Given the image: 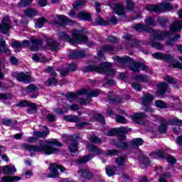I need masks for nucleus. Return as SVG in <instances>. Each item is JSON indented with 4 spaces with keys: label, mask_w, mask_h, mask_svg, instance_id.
<instances>
[{
    "label": "nucleus",
    "mask_w": 182,
    "mask_h": 182,
    "mask_svg": "<svg viewBox=\"0 0 182 182\" xmlns=\"http://www.w3.org/2000/svg\"><path fill=\"white\" fill-rule=\"evenodd\" d=\"M33 60L34 62H41V63H45L46 62H48V59H46V57H45L43 54L39 53H35L32 56Z\"/></svg>",
    "instance_id": "27"
},
{
    "label": "nucleus",
    "mask_w": 182,
    "mask_h": 182,
    "mask_svg": "<svg viewBox=\"0 0 182 182\" xmlns=\"http://www.w3.org/2000/svg\"><path fill=\"white\" fill-rule=\"evenodd\" d=\"M0 47L2 49V52L7 53V55H11V50L6 46V42L2 37H0Z\"/></svg>",
    "instance_id": "31"
},
{
    "label": "nucleus",
    "mask_w": 182,
    "mask_h": 182,
    "mask_svg": "<svg viewBox=\"0 0 182 182\" xmlns=\"http://www.w3.org/2000/svg\"><path fill=\"white\" fill-rule=\"evenodd\" d=\"M31 42L32 45L30 46V50H31L32 52H36L39 50L41 46L43 45V41H42L41 39L32 38L31 40Z\"/></svg>",
    "instance_id": "21"
},
{
    "label": "nucleus",
    "mask_w": 182,
    "mask_h": 182,
    "mask_svg": "<svg viewBox=\"0 0 182 182\" xmlns=\"http://www.w3.org/2000/svg\"><path fill=\"white\" fill-rule=\"evenodd\" d=\"M116 122L118 123H122V124H127V123H129L127 119H126V118L122 115H117L116 117Z\"/></svg>",
    "instance_id": "49"
},
{
    "label": "nucleus",
    "mask_w": 182,
    "mask_h": 182,
    "mask_svg": "<svg viewBox=\"0 0 182 182\" xmlns=\"http://www.w3.org/2000/svg\"><path fill=\"white\" fill-rule=\"evenodd\" d=\"M111 8L113 9L114 14L120 16V18H126V9H124L123 4H111Z\"/></svg>",
    "instance_id": "11"
},
{
    "label": "nucleus",
    "mask_w": 182,
    "mask_h": 182,
    "mask_svg": "<svg viewBox=\"0 0 182 182\" xmlns=\"http://www.w3.org/2000/svg\"><path fill=\"white\" fill-rule=\"evenodd\" d=\"M57 18L58 20V23L61 26H65L66 23H69V22H70V19H69L65 15H58Z\"/></svg>",
    "instance_id": "30"
},
{
    "label": "nucleus",
    "mask_w": 182,
    "mask_h": 182,
    "mask_svg": "<svg viewBox=\"0 0 182 182\" xmlns=\"http://www.w3.org/2000/svg\"><path fill=\"white\" fill-rule=\"evenodd\" d=\"M152 48H154L155 49H157L158 50H163L164 49V46H163L160 43L157 42H153L151 43Z\"/></svg>",
    "instance_id": "53"
},
{
    "label": "nucleus",
    "mask_w": 182,
    "mask_h": 182,
    "mask_svg": "<svg viewBox=\"0 0 182 182\" xmlns=\"http://www.w3.org/2000/svg\"><path fill=\"white\" fill-rule=\"evenodd\" d=\"M32 1L33 0H21L18 3V6L20 8H25L26 6H29L32 4Z\"/></svg>",
    "instance_id": "46"
},
{
    "label": "nucleus",
    "mask_w": 182,
    "mask_h": 182,
    "mask_svg": "<svg viewBox=\"0 0 182 182\" xmlns=\"http://www.w3.org/2000/svg\"><path fill=\"white\" fill-rule=\"evenodd\" d=\"M57 35L60 41H63L64 42H69L73 46H76V45L81 43H86L89 48L93 46V42H89L87 36L83 34V30H73L71 31V35L73 38L66 33L63 31H59Z\"/></svg>",
    "instance_id": "1"
},
{
    "label": "nucleus",
    "mask_w": 182,
    "mask_h": 182,
    "mask_svg": "<svg viewBox=\"0 0 182 182\" xmlns=\"http://www.w3.org/2000/svg\"><path fill=\"white\" fill-rule=\"evenodd\" d=\"M69 15L71 18H78L82 21H90L92 19V15L88 11H80L78 15H76L74 11H71Z\"/></svg>",
    "instance_id": "14"
},
{
    "label": "nucleus",
    "mask_w": 182,
    "mask_h": 182,
    "mask_svg": "<svg viewBox=\"0 0 182 182\" xmlns=\"http://www.w3.org/2000/svg\"><path fill=\"white\" fill-rule=\"evenodd\" d=\"M144 22L146 25H149V26H156L157 25V22L154 19V16H148L145 18Z\"/></svg>",
    "instance_id": "35"
},
{
    "label": "nucleus",
    "mask_w": 182,
    "mask_h": 182,
    "mask_svg": "<svg viewBox=\"0 0 182 182\" xmlns=\"http://www.w3.org/2000/svg\"><path fill=\"white\" fill-rule=\"evenodd\" d=\"M114 60L119 65H122V68L127 69V68H129L130 70L132 72H140V69L146 73H150L151 70L149 68V66L141 63L134 61V60L132 59L130 57H114Z\"/></svg>",
    "instance_id": "2"
},
{
    "label": "nucleus",
    "mask_w": 182,
    "mask_h": 182,
    "mask_svg": "<svg viewBox=\"0 0 182 182\" xmlns=\"http://www.w3.org/2000/svg\"><path fill=\"white\" fill-rule=\"evenodd\" d=\"M170 177H171V173H164L160 176L159 182H167V181H166V178H170Z\"/></svg>",
    "instance_id": "55"
},
{
    "label": "nucleus",
    "mask_w": 182,
    "mask_h": 182,
    "mask_svg": "<svg viewBox=\"0 0 182 182\" xmlns=\"http://www.w3.org/2000/svg\"><path fill=\"white\" fill-rule=\"evenodd\" d=\"M87 149L92 151V153H95L97 156L102 154V150L96 147L95 145L90 144L87 146Z\"/></svg>",
    "instance_id": "34"
},
{
    "label": "nucleus",
    "mask_w": 182,
    "mask_h": 182,
    "mask_svg": "<svg viewBox=\"0 0 182 182\" xmlns=\"http://www.w3.org/2000/svg\"><path fill=\"white\" fill-rule=\"evenodd\" d=\"M119 154V151L116 149L108 150L106 152V156H117Z\"/></svg>",
    "instance_id": "61"
},
{
    "label": "nucleus",
    "mask_w": 182,
    "mask_h": 182,
    "mask_svg": "<svg viewBox=\"0 0 182 182\" xmlns=\"http://www.w3.org/2000/svg\"><path fill=\"white\" fill-rule=\"evenodd\" d=\"M24 14L28 18H35V16H36V11L33 9H28L26 10Z\"/></svg>",
    "instance_id": "42"
},
{
    "label": "nucleus",
    "mask_w": 182,
    "mask_h": 182,
    "mask_svg": "<svg viewBox=\"0 0 182 182\" xmlns=\"http://www.w3.org/2000/svg\"><path fill=\"white\" fill-rule=\"evenodd\" d=\"M38 90V87L35 85H30L26 88V91L28 92V93H33V92H36Z\"/></svg>",
    "instance_id": "57"
},
{
    "label": "nucleus",
    "mask_w": 182,
    "mask_h": 182,
    "mask_svg": "<svg viewBox=\"0 0 182 182\" xmlns=\"http://www.w3.org/2000/svg\"><path fill=\"white\" fill-rule=\"evenodd\" d=\"M64 120H65V122H70L71 123H77L80 119L77 116L67 115L64 117Z\"/></svg>",
    "instance_id": "37"
},
{
    "label": "nucleus",
    "mask_w": 182,
    "mask_h": 182,
    "mask_svg": "<svg viewBox=\"0 0 182 182\" xmlns=\"http://www.w3.org/2000/svg\"><path fill=\"white\" fill-rule=\"evenodd\" d=\"M143 143H144L143 139L140 138H136L132 141V147L135 149L136 151L139 153L138 160L142 168H144V167H147L150 166V160H149V158L144 156V154H143V152H141V151L139 149V146H141Z\"/></svg>",
    "instance_id": "7"
},
{
    "label": "nucleus",
    "mask_w": 182,
    "mask_h": 182,
    "mask_svg": "<svg viewBox=\"0 0 182 182\" xmlns=\"http://www.w3.org/2000/svg\"><path fill=\"white\" fill-rule=\"evenodd\" d=\"M47 144H53L58 147H62V143H60L58 139H52L47 141Z\"/></svg>",
    "instance_id": "56"
},
{
    "label": "nucleus",
    "mask_w": 182,
    "mask_h": 182,
    "mask_svg": "<svg viewBox=\"0 0 182 182\" xmlns=\"http://www.w3.org/2000/svg\"><path fill=\"white\" fill-rule=\"evenodd\" d=\"M86 2V0H78L73 4V6L74 9H79V8H81L83 6V5H85Z\"/></svg>",
    "instance_id": "45"
},
{
    "label": "nucleus",
    "mask_w": 182,
    "mask_h": 182,
    "mask_svg": "<svg viewBox=\"0 0 182 182\" xmlns=\"http://www.w3.org/2000/svg\"><path fill=\"white\" fill-rule=\"evenodd\" d=\"M95 23H97V25H102L106 26V25H109V21L99 17L97 20H95Z\"/></svg>",
    "instance_id": "51"
},
{
    "label": "nucleus",
    "mask_w": 182,
    "mask_h": 182,
    "mask_svg": "<svg viewBox=\"0 0 182 182\" xmlns=\"http://www.w3.org/2000/svg\"><path fill=\"white\" fill-rule=\"evenodd\" d=\"M168 87V85L164 82H160L159 84H158V90H157L158 96H159L160 97H161L162 96H164Z\"/></svg>",
    "instance_id": "25"
},
{
    "label": "nucleus",
    "mask_w": 182,
    "mask_h": 182,
    "mask_svg": "<svg viewBox=\"0 0 182 182\" xmlns=\"http://www.w3.org/2000/svg\"><path fill=\"white\" fill-rule=\"evenodd\" d=\"M151 102H153V95H151L148 94L142 98V105L145 107V112H153V109L150 107Z\"/></svg>",
    "instance_id": "15"
},
{
    "label": "nucleus",
    "mask_w": 182,
    "mask_h": 182,
    "mask_svg": "<svg viewBox=\"0 0 182 182\" xmlns=\"http://www.w3.org/2000/svg\"><path fill=\"white\" fill-rule=\"evenodd\" d=\"M45 71L48 73H50V75L53 76V77H55V76H56V73L53 71V68L52 67H48L45 69Z\"/></svg>",
    "instance_id": "64"
},
{
    "label": "nucleus",
    "mask_w": 182,
    "mask_h": 182,
    "mask_svg": "<svg viewBox=\"0 0 182 182\" xmlns=\"http://www.w3.org/2000/svg\"><path fill=\"white\" fill-rule=\"evenodd\" d=\"M152 117H156V120H159L161 124L159 126V132L162 134H164L166 132H167V122L164 119V118L161 117V116L156 115L154 114H151Z\"/></svg>",
    "instance_id": "16"
},
{
    "label": "nucleus",
    "mask_w": 182,
    "mask_h": 182,
    "mask_svg": "<svg viewBox=\"0 0 182 182\" xmlns=\"http://www.w3.org/2000/svg\"><path fill=\"white\" fill-rule=\"evenodd\" d=\"M16 79L18 82H23L24 83H29L31 82V73H20L16 75Z\"/></svg>",
    "instance_id": "19"
},
{
    "label": "nucleus",
    "mask_w": 182,
    "mask_h": 182,
    "mask_svg": "<svg viewBox=\"0 0 182 182\" xmlns=\"http://www.w3.org/2000/svg\"><path fill=\"white\" fill-rule=\"evenodd\" d=\"M130 118L132 119V122H134V123L141 124L143 123V120L146 119V114L144 112H138L134 115L130 116Z\"/></svg>",
    "instance_id": "20"
},
{
    "label": "nucleus",
    "mask_w": 182,
    "mask_h": 182,
    "mask_svg": "<svg viewBox=\"0 0 182 182\" xmlns=\"http://www.w3.org/2000/svg\"><path fill=\"white\" fill-rule=\"evenodd\" d=\"M93 117L94 119H92V122L97 120L101 124H105L106 123V121H105V117H103V116H102L100 114H95Z\"/></svg>",
    "instance_id": "41"
},
{
    "label": "nucleus",
    "mask_w": 182,
    "mask_h": 182,
    "mask_svg": "<svg viewBox=\"0 0 182 182\" xmlns=\"http://www.w3.org/2000/svg\"><path fill=\"white\" fill-rule=\"evenodd\" d=\"M47 22L48 20L45 19L44 18H40L35 23L36 28H41L43 26V24L46 23Z\"/></svg>",
    "instance_id": "43"
},
{
    "label": "nucleus",
    "mask_w": 182,
    "mask_h": 182,
    "mask_svg": "<svg viewBox=\"0 0 182 182\" xmlns=\"http://www.w3.org/2000/svg\"><path fill=\"white\" fill-rule=\"evenodd\" d=\"M129 132H130V128L122 127L111 129L107 132L106 134L110 137L117 134L119 136V141L118 142H114V146L118 149L126 150V149L129 148V144L126 143V133H129Z\"/></svg>",
    "instance_id": "4"
},
{
    "label": "nucleus",
    "mask_w": 182,
    "mask_h": 182,
    "mask_svg": "<svg viewBox=\"0 0 182 182\" xmlns=\"http://www.w3.org/2000/svg\"><path fill=\"white\" fill-rule=\"evenodd\" d=\"M27 107H28L27 113H28V114H32V113H36V110H37L36 104L30 102Z\"/></svg>",
    "instance_id": "39"
},
{
    "label": "nucleus",
    "mask_w": 182,
    "mask_h": 182,
    "mask_svg": "<svg viewBox=\"0 0 182 182\" xmlns=\"http://www.w3.org/2000/svg\"><path fill=\"white\" fill-rule=\"evenodd\" d=\"M157 21L162 28H166L167 23H168V18L167 17H159Z\"/></svg>",
    "instance_id": "38"
},
{
    "label": "nucleus",
    "mask_w": 182,
    "mask_h": 182,
    "mask_svg": "<svg viewBox=\"0 0 182 182\" xmlns=\"http://www.w3.org/2000/svg\"><path fill=\"white\" fill-rule=\"evenodd\" d=\"M87 49L81 50H73L69 53V57L71 59H80V58H85L87 53Z\"/></svg>",
    "instance_id": "18"
},
{
    "label": "nucleus",
    "mask_w": 182,
    "mask_h": 182,
    "mask_svg": "<svg viewBox=\"0 0 182 182\" xmlns=\"http://www.w3.org/2000/svg\"><path fill=\"white\" fill-rule=\"evenodd\" d=\"M43 129H45V131L41 132H36L33 133V135L36 137H46L49 134V129L46 126L43 127Z\"/></svg>",
    "instance_id": "32"
},
{
    "label": "nucleus",
    "mask_w": 182,
    "mask_h": 182,
    "mask_svg": "<svg viewBox=\"0 0 182 182\" xmlns=\"http://www.w3.org/2000/svg\"><path fill=\"white\" fill-rule=\"evenodd\" d=\"M109 103H122L123 100L119 97H112L109 99Z\"/></svg>",
    "instance_id": "58"
},
{
    "label": "nucleus",
    "mask_w": 182,
    "mask_h": 182,
    "mask_svg": "<svg viewBox=\"0 0 182 182\" xmlns=\"http://www.w3.org/2000/svg\"><path fill=\"white\" fill-rule=\"evenodd\" d=\"M116 170H117V168L114 166H108L106 168V173L107 176H109V177H112V176H114Z\"/></svg>",
    "instance_id": "44"
},
{
    "label": "nucleus",
    "mask_w": 182,
    "mask_h": 182,
    "mask_svg": "<svg viewBox=\"0 0 182 182\" xmlns=\"http://www.w3.org/2000/svg\"><path fill=\"white\" fill-rule=\"evenodd\" d=\"M11 26V18H9V16H5L0 24V32L1 33H6L7 32H9Z\"/></svg>",
    "instance_id": "12"
},
{
    "label": "nucleus",
    "mask_w": 182,
    "mask_h": 182,
    "mask_svg": "<svg viewBox=\"0 0 182 182\" xmlns=\"http://www.w3.org/2000/svg\"><path fill=\"white\" fill-rule=\"evenodd\" d=\"M82 95H87V99L90 100V97H97L100 95V90H92L89 92V90L81 89L77 92H67L65 96L69 102H73V100H76L78 96H82Z\"/></svg>",
    "instance_id": "8"
},
{
    "label": "nucleus",
    "mask_w": 182,
    "mask_h": 182,
    "mask_svg": "<svg viewBox=\"0 0 182 182\" xmlns=\"http://www.w3.org/2000/svg\"><path fill=\"white\" fill-rule=\"evenodd\" d=\"M5 151V147L4 146H0V156L2 159V160H4V161H6V163L9 162V158H8V156L6 155H1L2 153H4Z\"/></svg>",
    "instance_id": "52"
},
{
    "label": "nucleus",
    "mask_w": 182,
    "mask_h": 182,
    "mask_svg": "<svg viewBox=\"0 0 182 182\" xmlns=\"http://www.w3.org/2000/svg\"><path fill=\"white\" fill-rule=\"evenodd\" d=\"M112 63L109 62L102 63L99 65L93 64L85 67L83 70L85 73L94 71L102 75H106L107 76H114L116 71L112 68Z\"/></svg>",
    "instance_id": "5"
},
{
    "label": "nucleus",
    "mask_w": 182,
    "mask_h": 182,
    "mask_svg": "<svg viewBox=\"0 0 182 182\" xmlns=\"http://www.w3.org/2000/svg\"><path fill=\"white\" fill-rule=\"evenodd\" d=\"M90 141H91V143H95L96 144H100V143H102V140L96 136H91Z\"/></svg>",
    "instance_id": "60"
},
{
    "label": "nucleus",
    "mask_w": 182,
    "mask_h": 182,
    "mask_svg": "<svg viewBox=\"0 0 182 182\" xmlns=\"http://www.w3.org/2000/svg\"><path fill=\"white\" fill-rule=\"evenodd\" d=\"M49 170L50 171V173L48 176L49 178H56V177H59V170L61 173L66 171L63 166L58 165V164H51L49 166Z\"/></svg>",
    "instance_id": "10"
},
{
    "label": "nucleus",
    "mask_w": 182,
    "mask_h": 182,
    "mask_svg": "<svg viewBox=\"0 0 182 182\" xmlns=\"http://www.w3.org/2000/svg\"><path fill=\"white\" fill-rule=\"evenodd\" d=\"M169 29L171 32L176 33V32H180L182 29V21L179 20H176L170 26Z\"/></svg>",
    "instance_id": "24"
},
{
    "label": "nucleus",
    "mask_w": 182,
    "mask_h": 182,
    "mask_svg": "<svg viewBox=\"0 0 182 182\" xmlns=\"http://www.w3.org/2000/svg\"><path fill=\"white\" fill-rule=\"evenodd\" d=\"M164 79L165 82H167V83H171L173 85V87L175 89H178V83H177V80L168 75L165 76Z\"/></svg>",
    "instance_id": "29"
},
{
    "label": "nucleus",
    "mask_w": 182,
    "mask_h": 182,
    "mask_svg": "<svg viewBox=\"0 0 182 182\" xmlns=\"http://www.w3.org/2000/svg\"><path fill=\"white\" fill-rule=\"evenodd\" d=\"M78 174L82 178L85 180H92L93 178V173L88 168H81L78 171Z\"/></svg>",
    "instance_id": "23"
},
{
    "label": "nucleus",
    "mask_w": 182,
    "mask_h": 182,
    "mask_svg": "<svg viewBox=\"0 0 182 182\" xmlns=\"http://www.w3.org/2000/svg\"><path fill=\"white\" fill-rule=\"evenodd\" d=\"M155 105L156 107H159V109H166L167 107V104L163 100H156Z\"/></svg>",
    "instance_id": "50"
},
{
    "label": "nucleus",
    "mask_w": 182,
    "mask_h": 182,
    "mask_svg": "<svg viewBox=\"0 0 182 182\" xmlns=\"http://www.w3.org/2000/svg\"><path fill=\"white\" fill-rule=\"evenodd\" d=\"M171 126H182V120L178 118H173L169 121Z\"/></svg>",
    "instance_id": "47"
},
{
    "label": "nucleus",
    "mask_w": 182,
    "mask_h": 182,
    "mask_svg": "<svg viewBox=\"0 0 182 182\" xmlns=\"http://www.w3.org/2000/svg\"><path fill=\"white\" fill-rule=\"evenodd\" d=\"M21 177L19 176H4L1 178L2 182H15L19 181Z\"/></svg>",
    "instance_id": "33"
},
{
    "label": "nucleus",
    "mask_w": 182,
    "mask_h": 182,
    "mask_svg": "<svg viewBox=\"0 0 182 182\" xmlns=\"http://www.w3.org/2000/svg\"><path fill=\"white\" fill-rule=\"evenodd\" d=\"M173 4L171 3H162L161 4L157 5H146L145 9L148 11V12H166V11H173Z\"/></svg>",
    "instance_id": "9"
},
{
    "label": "nucleus",
    "mask_w": 182,
    "mask_h": 182,
    "mask_svg": "<svg viewBox=\"0 0 182 182\" xmlns=\"http://www.w3.org/2000/svg\"><path fill=\"white\" fill-rule=\"evenodd\" d=\"M134 29L138 32H148L149 33L152 31L154 39H158L159 41H163L164 38L170 37V33L168 31L152 30L149 28V26L141 23L135 24Z\"/></svg>",
    "instance_id": "6"
},
{
    "label": "nucleus",
    "mask_w": 182,
    "mask_h": 182,
    "mask_svg": "<svg viewBox=\"0 0 182 182\" xmlns=\"http://www.w3.org/2000/svg\"><path fill=\"white\" fill-rule=\"evenodd\" d=\"M47 46L52 50V52H58L60 48L59 43L53 38H48L47 40Z\"/></svg>",
    "instance_id": "22"
},
{
    "label": "nucleus",
    "mask_w": 182,
    "mask_h": 182,
    "mask_svg": "<svg viewBox=\"0 0 182 182\" xmlns=\"http://www.w3.org/2000/svg\"><path fill=\"white\" fill-rule=\"evenodd\" d=\"M30 103L31 102L29 101H21L20 102H18L17 106H18V107H28Z\"/></svg>",
    "instance_id": "63"
},
{
    "label": "nucleus",
    "mask_w": 182,
    "mask_h": 182,
    "mask_svg": "<svg viewBox=\"0 0 182 182\" xmlns=\"http://www.w3.org/2000/svg\"><path fill=\"white\" fill-rule=\"evenodd\" d=\"M179 38H180V36L176 35L173 38L168 40L166 42V45L168 46H173L174 45V42H176V41H178Z\"/></svg>",
    "instance_id": "54"
},
{
    "label": "nucleus",
    "mask_w": 182,
    "mask_h": 182,
    "mask_svg": "<svg viewBox=\"0 0 182 182\" xmlns=\"http://www.w3.org/2000/svg\"><path fill=\"white\" fill-rule=\"evenodd\" d=\"M22 149L29 151L31 157H33L36 153H43L46 156H50V154H60V150L49 145L40 144L39 146L31 144H23L21 145Z\"/></svg>",
    "instance_id": "3"
},
{
    "label": "nucleus",
    "mask_w": 182,
    "mask_h": 182,
    "mask_svg": "<svg viewBox=\"0 0 182 182\" xmlns=\"http://www.w3.org/2000/svg\"><path fill=\"white\" fill-rule=\"evenodd\" d=\"M58 84V80L55 78L54 77L49 78L47 81V85H49V86H55Z\"/></svg>",
    "instance_id": "59"
},
{
    "label": "nucleus",
    "mask_w": 182,
    "mask_h": 182,
    "mask_svg": "<svg viewBox=\"0 0 182 182\" xmlns=\"http://www.w3.org/2000/svg\"><path fill=\"white\" fill-rule=\"evenodd\" d=\"M3 173L9 175L14 174L16 173V168H15V165L14 164L6 165L3 167Z\"/></svg>",
    "instance_id": "26"
},
{
    "label": "nucleus",
    "mask_w": 182,
    "mask_h": 182,
    "mask_svg": "<svg viewBox=\"0 0 182 182\" xmlns=\"http://www.w3.org/2000/svg\"><path fill=\"white\" fill-rule=\"evenodd\" d=\"M132 86L133 89L134 90H136V92H141V85H140L139 83L133 82L132 84Z\"/></svg>",
    "instance_id": "62"
},
{
    "label": "nucleus",
    "mask_w": 182,
    "mask_h": 182,
    "mask_svg": "<svg viewBox=\"0 0 182 182\" xmlns=\"http://www.w3.org/2000/svg\"><path fill=\"white\" fill-rule=\"evenodd\" d=\"M68 140L73 141V143L69 146L68 149L71 153H76L77 151V140L80 139L78 135L67 136Z\"/></svg>",
    "instance_id": "13"
},
{
    "label": "nucleus",
    "mask_w": 182,
    "mask_h": 182,
    "mask_svg": "<svg viewBox=\"0 0 182 182\" xmlns=\"http://www.w3.org/2000/svg\"><path fill=\"white\" fill-rule=\"evenodd\" d=\"M151 159H166V156L164 155V152L163 151H156L149 154Z\"/></svg>",
    "instance_id": "28"
},
{
    "label": "nucleus",
    "mask_w": 182,
    "mask_h": 182,
    "mask_svg": "<svg viewBox=\"0 0 182 182\" xmlns=\"http://www.w3.org/2000/svg\"><path fill=\"white\" fill-rule=\"evenodd\" d=\"M114 49V48L109 45H107L102 47L101 50H99L97 51L98 60H105L106 59V58L105 57V54H103V53L105 52H112V53H114V52L113 51Z\"/></svg>",
    "instance_id": "17"
},
{
    "label": "nucleus",
    "mask_w": 182,
    "mask_h": 182,
    "mask_svg": "<svg viewBox=\"0 0 182 182\" xmlns=\"http://www.w3.org/2000/svg\"><path fill=\"white\" fill-rule=\"evenodd\" d=\"M134 80H136V82H149V77L144 75H138L135 77H134Z\"/></svg>",
    "instance_id": "40"
},
{
    "label": "nucleus",
    "mask_w": 182,
    "mask_h": 182,
    "mask_svg": "<svg viewBox=\"0 0 182 182\" xmlns=\"http://www.w3.org/2000/svg\"><path fill=\"white\" fill-rule=\"evenodd\" d=\"M95 155L93 154H89L85 156H82L77 160V164H82L83 163H87V161H89L91 159H93Z\"/></svg>",
    "instance_id": "36"
},
{
    "label": "nucleus",
    "mask_w": 182,
    "mask_h": 182,
    "mask_svg": "<svg viewBox=\"0 0 182 182\" xmlns=\"http://www.w3.org/2000/svg\"><path fill=\"white\" fill-rule=\"evenodd\" d=\"M116 163L118 167H122V166H124V163H126V158L119 156L116 159Z\"/></svg>",
    "instance_id": "48"
}]
</instances>
